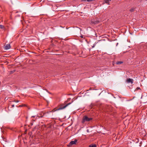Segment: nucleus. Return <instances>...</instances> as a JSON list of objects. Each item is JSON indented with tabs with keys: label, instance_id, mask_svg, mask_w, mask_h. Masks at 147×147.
<instances>
[{
	"label": "nucleus",
	"instance_id": "f3484780",
	"mask_svg": "<svg viewBox=\"0 0 147 147\" xmlns=\"http://www.w3.org/2000/svg\"><path fill=\"white\" fill-rule=\"evenodd\" d=\"M138 88V89H139V88Z\"/></svg>",
	"mask_w": 147,
	"mask_h": 147
},
{
	"label": "nucleus",
	"instance_id": "4468645a",
	"mask_svg": "<svg viewBox=\"0 0 147 147\" xmlns=\"http://www.w3.org/2000/svg\"><path fill=\"white\" fill-rule=\"evenodd\" d=\"M16 102H19V101L18 100H17V101Z\"/></svg>",
	"mask_w": 147,
	"mask_h": 147
},
{
	"label": "nucleus",
	"instance_id": "423d86ee",
	"mask_svg": "<svg viewBox=\"0 0 147 147\" xmlns=\"http://www.w3.org/2000/svg\"><path fill=\"white\" fill-rule=\"evenodd\" d=\"M111 0H104V1L106 3H109Z\"/></svg>",
	"mask_w": 147,
	"mask_h": 147
},
{
	"label": "nucleus",
	"instance_id": "39448f33",
	"mask_svg": "<svg viewBox=\"0 0 147 147\" xmlns=\"http://www.w3.org/2000/svg\"><path fill=\"white\" fill-rule=\"evenodd\" d=\"M10 47L11 46L10 44H7L5 46V49L7 50L9 49Z\"/></svg>",
	"mask_w": 147,
	"mask_h": 147
},
{
	"label": "nucleus",
	"instance_id": "f03ea898",
	"mask_svg": "<svg viewBox=\"0 0 147 147\" xmlns=\"http://www.w3.org/2000/svg\"><path fill=\"white\" fill-rule=\"evenodd\" d=\"M71 104L70 103H68V104L65 105L64 104H61L59 108L57 109L58 110H61L65 108L66 107Z\"/></svg>",
	"mask_w": 147,
	"mask_h": 147
},
{
	"label": "nucleus",
	"instance_id": "1a4fd4ad",
	"mask_svg": "<svg viewBox=\"0 0 147 147\" xmlns=\"http://www.w3.org/2000/svg\"><path fill=\"white\" fill-rule=\"evenodd\" d=\"M0 28L1 29H4V26L2 25H0Z\"/></svg>",
	"mask_w": 147,
	"mask_h": 147
},
{
	"label": "nucleus",
	"instance_id": "7ed1b4c3",
	"mask_svg": "<svg viewBox=\"0 0 147 147\" xmlns=\"http://www.w3.org/2000/svg\"><path fill=\"white\" fill-rule=\"evenodd\" d=\"M77 141L76 139H75L74 141H72L70 142L69 144L67 146H69L73 144H76Z\"/></svg>",
	"mask_w": 147,
	"mask_h": 147
},
{
	"label": "nucleus",
	"instance_id": "9b49d317",
	"mask_svg": "<svg viewBox=\"0 0 147 147\" xmlns=\"http://www.w3.org/2000/svg\"><path fill=\"white\" fill-rule=\"evenodd\" d=\"M14 105H12V106H11V107H14Z\"/></svg>",
	"mask_w": 147,
	"mask_h": 147
},
{
	"label": "nucleus",
	"instance_id": "2eb2a0df",
	"mask_svg": "<svg viewBox=\"0 0 147 147\" xmlns=\"http://www.w3.org/2000/svg\"><path fill=\"white\" fill-rule=\"evenodd\" d=\"M35 117V116H32V117Z\"/></svg>",
	"mask_w": 147,
	"mask_h": 147
},
{
	"label": "nucleus",
	"instance_id": "dca6fc26",
	"mask_svg": "<svg viewBox=\"0 0 147 147\" xmlns=\"http://www.w3.org/2000/svg\"><path fill=\"white\" fill-rule=\"evenodd\" d=\"M138 88V89H139V88Z\"/></svg>",
	"mask_w": 147,
	"mask_h": 147
},
{
	"label": "nucleus",
	"instance_id": "6e6552de",
	"mask_svg": "<svg viewBox=\"0 0 147 147\" xmlns=\"http://www.w3.org/2000/svg\"><path fill=\"white\" fill-rule=\"evenodd\" d=\"M123 63V62L121 61H119L116 62V64L117 65Z\"/></svg>",
	"mask_w": 147,
	"mask_h": 147
},
{
	"label": "nucleus",
	"instance_id": "20e7f679",
	"mask_svg": "<svg viewBox=\"0 0 147 147\" xmlns=\"http://www.w3.org/2000/svg\"><path fill=\"white\" fill-rule=\"evenodd\" d=\"M126 82L128 83H131L132 84L133 83L134 80L132 79L128 78L126 80Z\"/></svg>",
	"mask_w": 147,
	"mask_h": 147
},
{
	"label": "nucleus",
	"instance_id": "f8f14e48",
	"mask_svg": "<svg viewBox=\"0 0 147 147\" xmlns=\"http://www.w3.org/2000/svg\"><path fill=\"white\" fill-rule=\"evenodd\" d=\"M80 37L82 38H83V36H81Z\"/></svg>",
	"mask_w": 147,
	"mask_h": 147
},
{
	"label": "nucleus",
	"instance_id": "ddd939ff",
	"mask_svg": "<svg viewBox=\"0 0 147 147\" xmlns=\"http://www.w3.org/2000/svg\"><path fill=\"white\" fill-rule=\"evenodd\" d=\"M82 1H87V0H82Z\"/></svg>",
	"mask_w": 147,
	"mask_h": 147
},
{
	"label": "nucleus",
	"instance_id": "0eeeda50",
	"mask_svg": "<svg viewBox=\"0 0 147 147\" xmlns=\"http://www.w3.org/2000/svg\"><path fill=\"white\" fill-rule=\"evenodd\" d=\"M89 147H96V146L94 144H92L90 145Z\"/></svg>",
	"mask_w": 147,
	"mask_h": 147
},
{
	"label": "nucleus",
	"instance_id": "9d476101",
	"mask_svg": "<svg viewBox=\"0 0 147 147\" xmlns=\"http://www.w3.org/2000/svg\"><path fill=\"white\" fill-rule=\"evenodd\" d=\"M134 9H132V8H131V9L130 10V11H134Z\"/></svg>",
	"mask_w": 147,
	"mask_h": 147
},
{
	"label": "nucleus",
	"instance_id": "f257e3e1",
	"mask_svg": "<svg viewBox=\"0 0 147 147\" xmlns=\"http://www.w3.org/2000/svg\"><path fill=\"white\" fill-rule=\"evenodd\" d=\"M92 119L91 118L88 117L86 116H85L83 117L82 120V123H84L85 121H88Z\"/></svg>",
	"mask_w": 147,
	"mask_h": 147
}]
</instances>
